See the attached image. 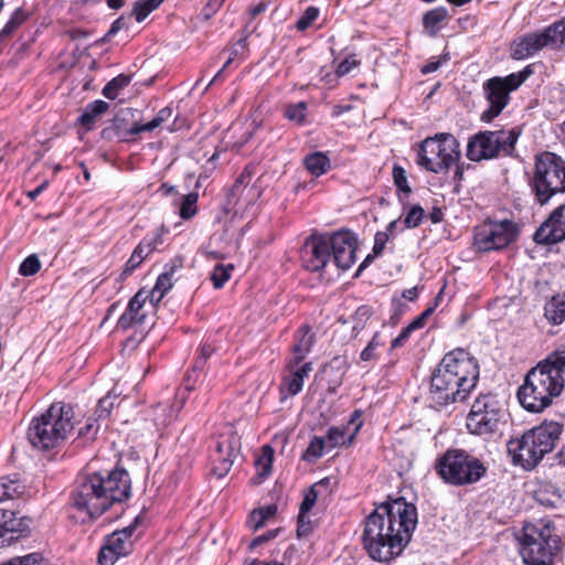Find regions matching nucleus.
<instances>
[{
  "instance_id": "f257e3e1",
  "label": "nucleus",
  "mask_w": 565,
  "mask_h": 565,
  "mask_svg": "<svg viewBox=\"0 0 565 565\" xmlns=\"http://www.w3.org/2000/svg\"><path fill=\"white\" fill-rule=\"evenodd\" d=\"M417 522V509L405 498L380 503L365 519L362 534L364 550L372 559L390 563L409 544Z\"/></svg>"
},
{
  "instance_id": "f03ea898",
  "label": "nucleus",
  "mask_w": 565,
  "mask_h": 565,
  "mask_svg": "<svg viewBox=\"0 0 565 565\" xmlns=\"http://www.w3.org/2000/svg\"><path fill=\"white\" fill-rule=\"evenodd\" d=\"M480 367L476 358L456 349L441 359L430 380L429 399L436 408L463 402L476 388Z\"/></svg>"
},
{
  "instance_id": "7ed1b4c3",
  "label": "nucleus",
  "mask_w": 565,
  "mask_h": 565,
  "mask_svg": "<svg viewBox=\"0 0 565 565\" xmlns=\"http://www.w3.org/2000/svg\"><path fill=\"white\" fill-rule=\"evenodd\" d=\"M130 491L128 472L125 469H114L106 475L95 472L78 479L72 499L76 509L95 519L115 502L127 500Z\"/></svg>"
},
{
  "instance_id": "20e7f679",
  "label": "nucleus",
  "mask_w": 565,
  "mask_h": 565,
  "mask_svg": "<svg viewBox=\"0 0 565 565\" xmlns=\"http://www.w3.org/2000/svg\"><path fill=\"white\" fill-rule=\"evenodd\" d=\"M565 348L556 349L525 375L518 390L520 404L529 412L548 407L564 390Z\"/></svg>"
},
{
  "instance_id": "39448f33",
  "label": "nucleus",
  "mask_w": 565,
  "mask_h": 565,
  "mask_svg": "<svg viewBox=\"0 0 565 565\" xmlns=\"http://www.w3.org/2000/svg\"><path fill=\"white\" fill-rule=\"evenodd\" d=\"M516 541L524 565H557L563 558V541L551 521L525 522Z\"/></svg>"
},
{
  "instance_id": "423d86ee",
  "label": "nucleus",
  "mask_w": 565,
  "mask_h": 565,
  "mask_svg": "<svg viewBox=\"0 0 565 565\" xmlns=\"http://www.w3.org/2000/svg\"><path fill=\"white\" fill-rule=\"evenodd\" d=\"M74 429V409L64 402L53 403L41 416L32 419L28 439L33 447L49 450L61 446Z\"/></svg>"
},
{
  "instance_id": "0eeeda50",
  "label": "nucleus",
  "mask_w": 565,
  "mask_h": 565,
  "mask_svg": "<svg viewBox=\"0 0 565 565\" xmlns=\"http://www.w3.org/2000/svg\"><path fill=\"white\" fill-rule=\"evenodd\" d=\"M436 473L450 486L465 487L480 481L488 469L477 457L463 449H448L434 465Z\"/></svg>"
},
{
  "instance_id": "6e6552de",
  "label": "nucleus",
  "mask_w": 565,
  "mask_h": 565,
  "mask_svg": "<svg viewBox=\"0 0 565 565\" xmlns=\"http://www.w3.org/2000/svg\"><path fill=\"white\" fill-rule=\"evenodd\" d=\"M530 185L540 205L547 204L558 193H565V161L553 152L536 156Z\"/></svg>"
},
{
  "instance_id": "1a4fd4ad",
  "label": "nucleus",
  "mask_w": 565,
  "mask_h": 565,
  "mask_svg": "<svg viewBox=\"0 0 565 565\" xmlns=\"http://www.w3.org/2000/svg\"><path fill=\"white\" fill-rule=\"evenodd\" d=\"M520 136V127L479 131L469 138L466 156L475 162L512 156Z\"/></svg>"
},
{
  "instance_id": "9d476101",
  "label": "nucleus",
  "mask_w": 565,
  "mask_h": 565,
  "mask_svg": "<svg viewBox=\"0 0 565 565\" xmlns=\"http://www.w3.org/2000/svg\"><path fill=\"white\" fill-rule=\"evenodd\" d=\"M505 423L507 412L492 393L479 394L466 418L468 431L484 439L499 434Z\"/></svg>"
},
{
  "instance_id": "9b49d317",
  "label": "nucleus",
  "mask_w": 565,
  "mask_h": 565,
  "mask_svg": "<svg viewBox=\"0 0 565 565\" xmlns=\"http://www.w3.org/2000/svg\"><path fill=\"white\" fill-rule=\"evenodd\" d=\"M460 156L459 141L451 134H437L420 142L416 162L429 172L443 173L448 171Z\"/></svg>"
},
{
  "instance_id": "f8f14e48",
  "label": "nucleus",
  "mask_w": 565,
  "mask_h": 565,
  "mask_svg": "<svg viewBox=\"0 0 565 565\" xmlns=\"http://www.w3.org/2000/svg\"><path fill=\"white\" fill-rule=\"evenodd\" d=\"M532 74V66L527 65L518 73L505 77L495 76L484 82L483 92L489 108L481 114V120L491 122L498 117L509 104L510 93L516 90Z\"/></svg>"
},
{
  "instance_id": "ddd939ff",
  "label": "nucleus",
  "mask_w": 565,
  "mask_h": 565,
  "mask_svg": "<svg viewBox=\"0 0 565 565\" xmlns=\"http://www.w3.org/2000/svg\"><path fill=\"white\" fill-rule=\"evenodd\" d=\"M518 234V225L511 220H488L475 228L473 244L482 253L499 250L515 242Z\"/></svg>"
},
{
  "instance_id": "4468645a",
  "label": "nucleus",
  "mask_w": 565,
  "mask_h": 565,
  "mask_svg": "<svg viewBox=\"0 0 565 565\" xmlns=\"http://www.w3.org/2000/svg\"><path fill=\"white\" fill-rule=\"evenodd\" d=\"M508 451L512 456L513 462L525 470L534 469L545 456L530 429L521 437L511 439L508 444Z\"/></svg>"
},
{
  "instance_id": "2eb2a0df",
  "label": "nucleus",
  "mask_w": 565,
  "mask_h": 565,
  "mask_svg": "<svg viewBox=\"0 0 565 565\" xmlns=\"http://www.w3.org/2000/svg\"><path fill=\"white\" fill-rule=\"evenodd\" d=\"M238 438L235 435L221 436L216 441L211 454L213 465V473L217 478L225 477L234 463V459L238 455Z\"/></svg>"
},
{
  "instance_id": "dca6fc26",
  "label": "nucleus",
  "mask_w": 565,
  "mask_h": 565,
  "mask_svg": "<svg viewBox=\"0 0 565 565\" xmlns=\"http://www.w3.org/2000/svg\"><path fill=\"white\" fill-rule=\"evenodd\" d=\"M533 238L541 245H553L565 241V203L552 211L535 231Z\"/></svg>"
},
{
  "instance_id": "f3484780",
  "label": "nucleus",
  "mask_w": 565,
  "mask_h": 565,
  "mask_svg": "<svg viewBox=\"0 0 565 565\" xmlns=\"http://www.w3.org/2000/svg\"><path fill=\"white\" fill-rule=\"evenodd\" d=\"M329 239L334 264L342 270L355 263L356 238L350 231L334 233Z\"/></svg>"
},
{
  "instance_id": "a211bd4d",
  "label": "nucleus",
  "mask_w": 565,
  "mask_h": 565,
  "mask_svg": "<svg viewBox=\"0 0 565 565\" xmlns=\"http://www.w3.org/2000/svg\"><path fill=\"white\" fill-rule=\"evenodd\" d=\"M329 239L324 236H311L306 241L302 262L307 270L319 271L330 260Z\"/></svg>"
},
{
  "instance_id": "6ab92c4d",
  "label": "nucleus",
  "mask_w": 565,
  "mask_h": 565,
  "mask_svg": "<svg viewBox=\"0 0 565 565\" xmlns=\"http://www.w3.org/2000/svg\"><path fill=\"white\" fill-rule=\"evenodd\" d=\"M29 531L28 520L18 518L14 511L0 509V547L11 545Z\"/></svg>"
},
{
  "instance_id": "aec40b11",
  "label": "nucleus",
  "mask_w": 565,
  "mask_h": 565,
  "mask_svg": "<svg viewBox=\"0 0 565 565\" xmlns=\"http://www.w3.org/2000/svg\"><path fill=\"white\" fill-rule=\"evenodd\" d=\"M548 46L544 31L526 33L515 39L511 45V57L525 60Z\"/></svg>"
},
{
  "instance_id": "412c9836",
  "label": "nucleus",
  "mask_w": 565,
  "mask_h": 565,
  "mask_svg": "<svg viewBox=\"0 0 565 565\" xmlns=\"http://www.w3.org/2000/svg\"><path fill=\"white\" fill-rule=\"evenodd\" d=\"M149 294L139 290L128 302L126 311L119 317L117 328L127 330L134 326H142L146 322L147 312L145 306Z\"/></svg>"
},
{
  "instance_id": "4be33fe9",
  "label": "nucleus",
  "mask_w": 565,
  "mask_h": 565,
  "mask_svg": "<svg viewBox=\"0 0 565 565\" xmlns=\"http://www.w3.org/2000/svg\"><path fill=\"white\" fill-rule=\"evenodd\" d=\"M362 413L361 411H354L350 419L348 422L347 426H333L330 427L328 430V440L330 443V446L337 447V446H343V445H351L361 429L363 422L361 419Z\"/></svg>"
},
{
  "instance_id": "5701e85b",
  "label": "nucleus",
  "mask_w": 565,
  "mask_h": 565,
  "mask_svg": "<svg viewBox=\"0 0 565 565\" xmlns=\"http://www.w3.org/2000/svg\"><path fill=\"white\" fill-rule=\"evenodd\" d=\"M544 455L551 452L558 441L563 426L557 422H543L530 429Z\"/></svg>"
},
{
  "instance_id": "b1692460",
  "label": "nucleus",
  "mask_w": 565,
  "mask_h": 565,
  "mask_svg": "<svg viewBox=\"0 0 565 565\" xmlns=\"http://www.w3.org/2000/svg\"><path fill=\"white\" fill-rule=\"evenodd\" d=\"M315 343V334L311 332V328L307 324L302 326L295 333V343L291 348V358L288 360L287 366L292 369L297 366L307 354L311 351Z\"/></svg>"
},
{
  "instance_id": "393cba45",
  "label": "nucleus",
  "mask_w": 565,
  "mask_h": 565,
  "mask_svg": "<svg viewBox=\"0 0 565 565\" xmlns=\"http://www.w3.org/2000/svg\"><path fill=\"white\" fill-rule=\"evenodd\" d=\"M182 267V263L179 259H173L170 263L166 264L164 271L159 275L153 289L151 290L149 297H151V301L154 299L160 301L164 295L172 288L173 286V276L178 269Z\"/></svg>"
},
{
  "instance_id": "a878e982",
  "label": "nucleus",
  "mask_w": 565,
  "mask_h": 565,
  "mask_svg": "<svg viewBox=\"0 0 565 565\" xmlns=\"http://www.w3.org/2000/svg\"><path fill=\"white\" fill-rule=\"evenodd\" d=\"M136 523L130 524L121 530L113 532L106 540V544L109 545L120 556H127L132 551L131 536L136 530Z\"/></svg>"
},
{
  "instance_id": "bb28decb",
  "label": "nucleus",
  "mask_w": 565,
  "mask_h": 565,
  "mask_svg": "<svg viewBox=\"0 0 565 565\" xmlns=\"http://www.w3.org/2000/svg\"><path fill=\"white\" fill-rule=\"evenodd\" d=\"M25 491V484L20 475L12 473L0 478V502L20 498Z\"/></svg>"
},
{
  "instance_id": "cd10ccee",
  "label": "nucleus",
  "mask_w": 565,
  "mask_h": 565,
  "mask_svg": "<svg viewBox=\"0 0 565 565\" xmlns=\"http://www.w3.org/2000/svg\"><path fill=\"white\" fill-rule=\"evenodd\" d=\"M302 164L307 171L316 178L326 174L331 169V160L328 154L322 151H313L306 154L302 159Z\"/></svg>"
},
{
  "instance_id": "c85d7f7f",
  "label": "nucleus",
  "mask_w": 565,
  "mask_h": 565,
  "mask_svg": "<svg viewBox=\"0 0 565 565\" xmlns=\"http://www.w3.org/2000/svg\"><path fill=\"white\" fill-rule=\"evenodd\" d=\"M290 374L284 379L282 384L290 395H297L302 390L305 379L312 371V363L306 362L296 370L290 369Z\"/></svg>"
},
{
  "instance_id": "c756f323",
  "label": "nucleus",
  "mask_w": 565,
  "mask_h": 565,
  "mask_svg": "<svg viewBox=\"0 0 565 565\" xmlns=\"http://www.w3.org/2000/svg\"><path fill=\"white\" fill-rule=\"evenodd\" d=\"M109 108L108 103L98 99L94 100L86 105L84 108L82 115L78 117V122L85 127L87 130H90L93 128L94 122L96 119L106 113Z\"/></svg>"
},
{
  "instance_id": "7c9ffc66",
  "label": "nucleus",
  "mask_w": 565,
  "mask_h": 565,
  "mask_svg": "<svg viewBox=\"0 0 565 565\" xmlns=\"http://www.w3.org/2000/svg\"><path fill=\"white\" fill-rule=\"evenodd\" d=\"M448 19V10L437 7L427 11L423 17V25L430 36H436L441 29V23Z\"/></svg>"
},
{
  "instance_id": "2f4dec72",
  "label": "nucleus",
  "mask_w": 565,
  "mask_h": 565,
  "mask_svg": "<svg viewBox=\"0 0 565 565\" xmlns=\"http://www.w3.org/2000/svg\"><path fill=\"white\" fill-rule=\"evenodd\" d=\"M274 449L269 445H265L262 448V455L256 459L255 467L257 470L256 477L253 479L254 483H260L267 478L273 468Z\"/></svg>"
},
{
  "instance_id": "473e14b6",
  "label": "nucleus",
  "mask_w": 565,
  "mask_h": 565,
  "mask_svg": "<svg viewBox=\"0 0 565 565\" xmlns=\"http://www.w3.org/2000/svg\"><path fill=\"white\" fill-rule=\"evenodd\" d=\"M545 318L553 324H561L565 320V295L552 297L544 308Z\"/></svg>"
},
{
  "instance_id": "72a5a7b5",
  "label": "nucleus",
  "mask_w": 565,
  "mask_h": 565,
  "mask_svg": "<svg viewBox=\"0 0 565 565\" xmlns=\"http://www.w3.org/2000/svg\"><path fill=\"white\" fill-rule=\"evenodd\" d=\"M172 116L171 107H163L158 111V114L153 117L152 120L146 124L136 122L134 126L129 128L127 131L128 135L135 136L141 132H150L156 128L160 127L163 122H166Z\"/></svg>"
},
{
  "instance_id": "f704fd0d",
  "label": "nucleus",
  "mask_w": 565,
  "mask_h": 565,
  "mask_svg": "<svg viewBox=\"0 0 565 565\" xmlns=\"http://www.w3.org/2000/svg\"><path fill=\"white\" fill-rule=\"evenodd\" d=\"M151 253L152 252L149 249V245L140 242L125 264L120 277L125 279L131 275L134 270L137 269Z\"/></svg>"
},
{
  "instance_id": "c9c22d12",
  "label": "nucleus",
  "mask_w": 565,
  "mask_h": 565,
  "mask_svg": "<svg viewBox=\"0 0 565 565\" xmlns=\"http://www.w3.org/2000/svg\"><path fill=\"white\" fill-rule=\"evenodd\" d=\"M548 46L553 49L565 47V18H562L543 29Z\"/></svg>"
},
{
  "instance_id": "e433bc0d",
  "label": "nucleus",
  "mask_w": 565,
  "mask_h": 565,
  "mask_svg": "<svg viewBox=\"0 0 565 565\" xmlns=\"http://www.w3.org/2000/svg\"><path fill=\"white\" fill-rule=\"evenodd\" d=\"M28 13L22 8H18L0 31V42L11 36L14 31L28 20Z\"/></svg>"
},
{
  "instance_id": "4c0bfd02",
  "label": "nucleus",
  "mask_w": 565,
  "mask_h": 565,
  "mask_svg": "<svg viewBox=\"0 0 565 565\" xmlns=\"http://www.w3.org/2000/svg\"><path fill=\"white\" fill-rule=\"evenodd\" d=\"M131 77L126 74H119L108 82L103 88V95L108 99H115L120 89H124L130 84Z\"/></svg>"
},
{
  "instance_id": "58836bf2",
  "label": "nucleus",
  "mask_w": 565,
  "mask_h": 565,
  "mask_svg": "<svg viewBox=\"0 0 565 565\" xmlns=\"http://www.w3.org/2000/svg\"><path fill=\"white\" fill-rule=\"evenodd\" d=\"M202 372L203 371H194V365L188 372L184 379L183 390L177 393V399L181 405L185 403L189 397V393L196 388V383L199 382Z\"/></svg>"
},
{
  "instance_id": "ea45409f",
  "label": "nucleus",
  "mask_w": 565,
  "mask_h": 565,
  "mask_svg": "<svg viewBox=\"0 0 565 565\" xmlns=\"http://www.w3.org/2000/svg\"><path fill=\"white\" fill-rule=\"evenodd\" d=\"M234 266L232 264L216 265L211 273V280L216 289L222 288L225 282L231 278Z\"/></svg>"
},
{
  "instance_id": "a19ab883",
  "label": "nucleus",
  "mask_w": 565,
  "mask_h": 565,
  "mask_svg": "<svg viewBox=\"0 0 565 565\" xmlns=\"http://www.w3.org/2000/svg\"><path fill=\"white\" fill-rule=\"evenodd\" d=\"M326 446V440L323 437L315 436L309 446L307 447L306 451L302 455V459L308 462H313L317 459H319L322 454Z\"/></svg>"
},
{
  "instance_id": "79ce46f5",
  "label": "nucleus",
  "mask_w": 565,
  "mask_h": 565,
  "mask_svg": "<svg viewBox=\"0 0 565 565\" xmlns=\"http://www.w3.org/2000/svg\"><path fill=\"white\" fill-rule=\"evenodd\" d=\"M328 482H329V480L327 478L322 479L321 481L312 484L310 488H308L305 491L303 500L299 507V511H301V513L310 512V510L313 508V505L316 504L318 497H319L317 487L327 484Z\"/></svg>"
},
{
  "instance_id": "37998d69",
  "label": "nucleus",
  "mask_w": 565,
  "mask_h": 565,
  "mask_svg": "<svg viewBox=\"0 0 565 565\" xmlns=\"http://www.w3.org/2000/svg\"><path fill=\"white\" fill-rule=\"evenodd\" d=\"M199 195L195 192L189 193L182 198L180 206V216L183 220H190L198 213Z\"/></svg>"
},
{
  "instance_id": "c03bdc74",
  "label": "nucleus",
  "mask_w": 565,
  "mask_h": 565,
  "mask_svg": "<svg viewBox=\"0 0 565 565\" xmlns=\"http://www.w3.org/2000/svg\"><path fill=\"white\" fill-rule=\"evenodd\" d=\"M253 174H254V167L246 166L244 168V170L242 171V173L239 174V177L236 179V181L231 190V193H230L231 202H232V198L238 195L241 189L245 188L252 181Z\"/></svg>"
},
{
  "instance_id": "a18cd8bd",
  "label": "nucleus",
  "mask_w": 565,
  "mask_h": 565,
  "mask_svg": "<svg viewBox=\"0 0 565 565\" xmlns=\"http://www.w3.org/2000/svg\"><path fill=\"white\" fill-rule=\"evenodd\" d=\"M320 10L317 7H308L302 15L298 19L296 28L298 31H306L318 19Z\"/></svg>"
},
{
  "instance_id": "49530a36",
  "label": "nucleus",
  "mask_w": 565,
  "mask_h": 565,
  "mask_svg": "<svg viewBox=\"0 0 565 565\" xmlns=\"http://www.w3.org/2000/svg\"><path fill=\"white\" fill-rule=\"evenodd\" d=\"M393 180L394 184L396 185L397 190L407 198L409 193L412 192L411 186L407 182L406 171L399 166H395L393 168Z\"/></svg>"
},
{
  "instance_id": "de8ad7c7",
  "label": "nucleus",
  "mask_w": 565,
  "mask_h": 565,
  "mask_svg": "<svg viewBox=\"0 0 565 565\" xmlns=\"http://www.w3.org/2000/svg\"><path fill=\"white\" fill-rule=\"evenodd\" d=\"M116 396H111L110 394L102 397L98 401L97 407L95 409L94 415L97 419H105L110 415L111 409L115 406Z\"/></svg>"
},
{
  "instance_id": "09e8293b",
  "label": "nucleus",
  "mask_w": 565,
  "mask_h": 565,
  "mask_svg": "<svg viewBox=\"0 0 565 565\" xmlns=\"http://www.w3.org/2000/svg\"><path fill=\"white\" fill-rule=\"evenodd\" d=\"M425 215L424 209L419 204L413 205L407 212L404 224L406 228H415L420 225Z\"/></svg>"
},
{
  "instance_id": "8fccbe9b",
  "label": "nucleus",
  "mask_w": 565,
  "mask_h": 565,
  "mask_svg": "<svg viewBox=\"0 0 565 565\" xmlns=\"http://www.w3.org/2000/svg\"><path fill=\"white\" fill-rule=\"evenodd\" d=\"M41 268V262L35 254L28 256L20 265L19 274L28 277L35 275Z\"/></svg>"
},
{
  "instance_id": "3c124183",
  "label": "nucleus",
  "mask_w": 565,
  "mask_h": 565,
  "mask_svg": "<svg viewBox=\"0 0 565 565\" xmlns=\"http://www.w3.org/2000/svg\"><path fill=\"white\" fill-rule=\"evenodd\" d=\"M277 512V505L276 504H269L264 508H260L257 511H254L252 514V519L256 521L254 529L257 530L260 526L264 525L266 520L274 516Z\"/></svg>"
},
{
  "instance_id": "603ef678",
  "label": "nucleus",
  "mask_w": 565,
  "mask_h": 565,
  "mask_svg": "<svg viewBox=\"0 0 565 565\" xmlns=\"http://www.w3.org/2000/svg\"><path fill=\"white\" fill-rule=\"evenodd\" d=\"M215 351V348L210 342H204L199 351V355L196 356L194 361V371H203L205 367V364L212 353Z\"/></svg>"
},
{
  "instance_id": "864d4df0",
  "label": "nucleus",
  "mask_w": 565,
  "mask_h": 565,
  "mask_svg": "<svg viewBox=\"0 0 565 565\" xmlns=\"http://www.w3.org/2000/svg\"><path fill=\"white\" fill-rule=\"evenodd\" d=\"M306 109L307 106L303 102L298 104L289 105L286 108L285 116L292 121H297L298 124H302L306 119Z\"/></svg>"
},
{
  "instance_id": "5fc2aeb1",
  "label": "nucleus",
  "mask_w": 565,
  "mask_h": 565,
  "mask_svg": "<svg viewBox=\"0 0 565 565\" xmlns=\"http://www.w3.org/2000/svg\"><path fill=\"white\" fill-rule=\"evenodd\" d=\"M379 333H375L367 345L360 353V360L369 362L377 359L376 349L381 347Z\"/></svg>"
},
{
  "instance_id": "6e6d98bb",
  "label": "nucleus",
  "mask_w": 565,
  "mask_h": 565,
  "mask_svg": "<svg viewBox=\"0 0 565 565\" xmlns=\"http://www.w3.org/2000/svg\"><path fill=\"white\" fill-rule=\"evenodd\" d=\"M98 420L99 419H97L96 417H89L86 420L85 425L79 428L78 436L85 438L86 441L93 440L99 429V425L97 424Z\"/></svg>"
},
{
  "instance_id": "4d7b16f0",
  "label": "nucleus",
  "mask_w": 565,
  "mask_h": 565,
  "mask_svg": "<svg viewBox=\"0 0 565 565\" xmlns=\"http://www.w3.org/2000/svg\"><path fill=\"white\" fill-rule=\"evenodd\" d=\"M308 513L309 512L301 513V511H299L297 525L298 537L308 536L313 530L312 521Z\"/></svg>"
},
{
  "instance_id": "13d9d810",
  "label": "nucleus",
  "mask_w": 565,
  "mask_h": 565,
  "mask_svg": "<svg viewBox=\"0 0 565 565\" xmlns=\"http://www.w3.org/2000/svg\"><path fill=\"white\" fill-rule=\"evenodd\" d=\"M119 557L121 556L105 543L99 551L98 563L100 565H114Z\"/></svg>"
},
{
  "instance_id": "bf43d9fd",
  "label": "nucleus",
  "mask_w": 565,
  "mask_h": 565,
  "mask_svg": "<svg viewBox=\"0 0 565 565\" xmlns=\"http://www.w3.org/2000/svg\"><path fill=\"white\" fill-rule=\"evenodd\" d=\"M156 8H152L150 3L145 0L136 2L132 13L135 14L137 22H142Z\"/></svg>"
},
{
  "instance_id": "052dcab7",
  "label": "nucleus",
  "mask_w": 565,
  "mask_h": 565,
  "mask_svg": "<svg viewBox=\"0 0 565 565\" xmlns=\"http://www.w3.org/2000/svg\"><path fill=\"white\" fill-rule=\"evenodd\" d=\"M167 232L168 231L164 228V226H161L151 235H147L141 242L148 244L149 249L153 253L158 248V246L163 243L162 236Z\"/></svg>"
},
{
  "instance_id": "680f3d73",
  "label": "nucleus",
  "mask_w": 565,
  "mask_h": 565,
  "mask_svg": "<svg viewBox=\"0 0 565 565\" xmlns=\"http://www.w3.org/2000/svg\"><path fill=\"white\" fill-rule=\"evenodd\" d=\"M359 65L360 61L355 57V55H350L340 62L335 73L338 76H344Z\"/></svg>"
},
{
  "instance_id": "e2e57ef3",
  "label": "nucleus",
  "mask_w": 565,
  "mask_h": 565,
  "mask_svg": "<svg viewBox=\"0 0 565 565\" xmlns=\"http://www.w3.org/2000/svg\"><path fill=\"white\" fill-rule=\"evenodd\" d=\"M170 409V406L168 404L159 403L153 407V423L156 427H162L167 425L168 418H167V412Z\"/></svg>"
},
{
  "instance_id": "0e129e2a",
  "label": "nucleus",
  "mask_w": 565,
  "mask_h": 565,
  "mask_svg": "<svg viewBox=\"0 0 565 565\" xmlns=\"http://www.w3.org/2000/svg\"><path fill=\"white\" fill-rule=\"evenodd\" d=\"M41 556L36 553L23 557H14L2 565H40Z\"/></svg>"
},
{
  "instance_id": "69168bd1",
  "label": "nucleus",
  "mask_w": 565,
  "mask_h": 565,
  "mask_svg": "<svg viewBox=\"0 0 565 565\" xmlns=\"http://www.w3.org/2000/svg\"><path fill=\"white\" fill-rule=\"evenodd\" d=\"M388 234L386 232H377L374 236V245L372 252L374 255H381L385 248V245L388 241Z\"/></svg>"
},
{
  "instance_id": "338daca9",
  "label": "nucleus",
  "mask_w": 565,
  "mask_h": 565,
  "mask_svg": "<svg viewBox=\"0 0 565 565\" xmlns=\"http://www.w3.org/2000/svg\"><path fill=\"white\" fill-rule=\"evenodd\" d=\"M413 331L414 330L409 326L403 328L401 330L399 334L395 339L392 340L391 348L396 349V348L403 347L406 343V341L408 340V338Z\"/></svg>"
},
{
  "instance_id": "774afa93",
  "label": "nucleus",
  "mask_w": 565,
  "mask_h": 565,
  "mask_svg": "<svg viewBox=\"0 0 565 565\" xmlns=\"http://www.w3.org/2000/svg\"><path fill=\"white\" fill-rule=\"evenodd\" d=\"M434 307L427 308L424 312H422L414 321H412L408 326L413 330L420 329L425 326L426 319L434 312Z\"/></svg>"
}]
</instances>
